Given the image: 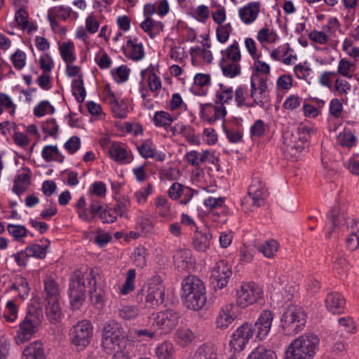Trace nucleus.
I'll return each mask as SVG.
<instances>
[{"label": "nucleus", "instance_id": "obj_1", "mask_svg": "<svg viewBox=\"0 0 359 359\" xmlns=\"http://www.w3.org/2000/svg\"><path fill=\"white\" fill-rule=\"evenodd\" d=\"M273 318L272 311L264 310L255 323L245 322L239 325L231 334L229 341L231 351L234 353L241 352L254 335L259 340L264 339L271 330Z\"/></svg>", "mask_w": 359, "mask_h": 359}, {"label": "nucleus", "instance_id": "obj_2", "mask_svg": "<svg viewBox=\"0 0 359 359\" xmlns=\"http://www.w3.org/2000/svg\"><path fill=\"white\" fill-rule=\"evenodd\" d=\"M101 347L108 354H126L137 352L134 344L128 341L121 324L115 320L104 323L101 330Z\"/></svg>", "mask_w": 359, "mask_h": 359}, {"label": "nucleus", "instance_id": "obj_3", "mask_svg": "<svg viewBox=\"0 0 359 359\" xmlns=\"http://www.w3.org/2000/svg\"><path fill=\"white\" fill-rule=\"evenodd\" d=\"M182 299L189 309L198 311L206 304V288L205 283L196 276H188L181 283Z\"/></svg>", "mask_w": 359, "mask_h": 359}, {"label": "nucleus", "instance_id": "obj_4", "mask_svg": "<svg viewBox=\"0 0 359 359\" xmlns=\"http://www.w3.org/2000/svg\"><path fill=\"white\" fill-rule=\"evenodd\" d=\"M319 345L320 338L317 334L306 332L289 344L283 359H313Z\"/></svg>", "mask_w": 359, "mask_h": 359}, {"label": "nucleus", "instance_id": "obj_5", "mask_svg": "<svg viewBox=\"0 0 359 359\" xmlns=\"http://www.w3.org/2000/svg\"><path fill=\"white\" fill-rule=\"evenodd\" d=\"M315 130L309 126L299 125L295 133H286L283 136V150L294 160H297L300 154L308 146L311 136Z\"/></svg>", "mask_w": 359, "mask_h": 359}, {"label": "nucleus", "instance_id": "obj_6", "mask_svg": "<svg viewBox=\"0 0 359 359\" xmlns=\"http://www.w3.org/2000/svg\"><path fill=\"white\" fill-rule=\"evenodd\" d=\"M306 323V314L301 308L289 305L285 309L280 318V327L285 335H295L302 332Z\"/></svg>", "mask_w": 359, "mask_h": 359}, {"label": "nucleus", "instance_id": "obj_7", "mask_svg": "<svg viewBox=\"0 0 359 359\" xmlns=\"http://www.w3.org/2000/svg\"><path fill=\"white\" fill-rule=\"evenodd\" d=\"M89 271H75L70 276L68 295L74 309H79L86 299L87 275Z\"/></svg>", "mask_w": 359, "mask_h": 359}, {"label": "nucleus", "instance_id": "obj_8", "mask_svg": "<svg viewBox=\"0 0 359 359\" xmlns=\"http://www.w3.org/2000/svg\"><path fill=\"white\" fill-rule=\"evenodd\" d=\"M267 196V189L261 177L254 176L248 187V194L241 201L243 209L244 211L248 212L264 205Z\"/></svg>", "mask_w": 359, "mask_h": 359}, {"label": "nucleus", "instance_id": "obj_9", "mask_svg": "<svg viewBox=\"0 0 359 359\" xmlns=\"http://www.w3.org/2000/svg\"><path fill=\"white\" fill-rule=\"evenodd\" d=\"M180 313L175 309H165L149 317L151 327L160 334H168L177 327Z\"/></svg>", "mask_w": 359, "mask_h": 359}, {"label": "nucleus", "instance_id": "obj_10", "mask_svg": "<svg viewBox=\"0 0 359 359\" xmlns=\"http://www.w3.org/2000/svg\"><path fill=\"white\" fill-rule=\"evenodd\" d=\"M250 98L253 107L259 106L266 109L270 103L269 91L267 87V79L252 73L250 77Z\"/></svg>", "mask_w": 359, "mask_h": 359}, {"label": "nucleus", "instance_id": "obj_11", "mask_svg": "<svg viewBox=\"0 0 359 359\" xmlns=\"http://www.w3.org/2000/svg\"><path fill=\"white\" fill-rule=\"evenodd\" d=\"M93 325L88 320L78 321L69 330V340L77 350L87 347L93 338Z\"/></svg>", "mask_w": 359, "mask_h": 359}, {"label": "nucleus", "instance_id": "obj_12", "mask_svg": "<svg viewBox=\"0 0 359 359\" xmlns=\"http://www.w3.org/2000/svg\"><path fill=\"white\" fill-rule=\"evenodd\" d=\"M262 291L254 282L243 283L236 293V304L241 308L253 304L262 297Z\"/></svg>", "mask_w": 359, "mask_h": 359}, {"label": "nucleus", "instance_id": "obj_13", "mask_svg": "<svg viewBox=\"0 0 359 359\" xmlns=\"http://www.w3.org/2000/svg\"><path fill=\"white\" fill-rule=\"evenodd\" d=\"M49 247V241L44 240L43 245L37 243L29 244L24 250L15 255V259L20 266H25L27 264L25 258L35 257L37 259H44L47 253V249Z\"/></svg>", "mask_w": 359, "mask_h": 359}, {"label": "nucleus", "instance_id": "obj_14", "mask_svg": "<svg viewBox=\"0 0 359 359\" xmlns=\"http://www.w3.org/2000/svg\"><path fill=\"white\" fill-rule=\"evenodd\" d=\"M232 274L231 266L225 260L218 261L212 268L210 279L215 288L223 289Z\"/></svg>", "mask_w": 359, "mask_h": 359}, {"label": "nucleus", "instance_id": "obj_15", "mask_svg": "<svg viewBox=\"0 0 359 359\" xmlns=\"http://www.w3.org/2000/svg\"><path fill=\"white\" fill-rule=\"evenodd\" d=\"M224 106L215 105L212 103L201 104L199 116L203 122L212 124L218 120L223 119L226 115Z\"/></svg>", "mask_w": 359, "mask_h": 359}, {"label": "nucleus", "instance_id": "obj_16", "mask_svg": "<svg viewBox=\"0 0 359 359\" xmlns=\"http://www.w3.org/2000/svg\"><path fill=\"white\" fill-rule=\"evenodd\" d=\"M87 276L90 302L95 307L102 309L104 304V291L97 287L99 271L97 269H90Z\"/></svg>", "mask_w": 359, "mask_h": 359}, {"label": "nucleus", "instance_id": "obj_17", "mask_svg": "<svg viewBox=\"0 0 359 359\" xmlns=\"http://www.w3.org/2000/svg\"><path fill=\"white\" fill-rule=\"evenodd\" d=\"M39 322L35 316L29 314L19 325V330L17 334L18 343H24L29 340L37 332Z\"/></svg>", "mask_w": 359, "mask_h": 359}, {"label": "nucleus", "instance_id": "obj_18", "mask_svg": "<svg viewBox=\"0 0 359 359\" xmlns=\"http://www.w3.org/2000/svg\"><path fill=\"white\" fill-rule=\"evenodd\" d=\"M111 158L119 164H128L133 161V154L127 146L121 142H113L109 149Z\"/></svg>", "mask_w": 359, "mask_h": 359}, {"label": "nucleus", "instance_id": "obj_19", "mask_svg": "<svg viewBox=\"0 0 359 359\" xmlns=\"http://www.w3.org/2000/svg\"><path fill=\"white\" fill-rule=\"evenodd\" d=\"M106 193L107 187L103 182H95L89 187L87 196L88 201H91L93 212L100 208V203H102L101 200L105 198Z\"/></svg>", "mask_w": 359, "mask_h": 359}, {"label": "nucleus", "instance_id": "obj_20", "mask_svg": "<svg viewBox=\"0 0 359 359\" xmlns=\"http://www.w3.org/2000/svg\"><path fill=\"white\" fill-rule=\"evenodd\" d=\"M327 310L333 314H342L346 308V299L338 292H329L325 299Z\"/></svg>", "mask_w": 359, "mask_h": 359}, {"label": "nucleus", "instance_id": "obj_21", "mask_svg": "<svg viewBox=\"0 0 359 359\" xmlns=\"http://www.w3.org/2000/svg\"><path fill=\"white\" fill-rule=\"evenodd\" d=\"M123 51L127 58L136 62L142 60L145 55L143 45L138 42L136 37H128L126 46L123 47Z\"/></svg>", "mask_w": 359, "mask_h": 359}, {"label": "nucleus", "instance_id": "obj_22", "mask_svg": "<svg viewBox=\"0 0 359 359\" xmlns=\"http://www.w3.org/2000/svg\"><path fill=\"white\" fill-rule=\"evenodd\" d=\"M173 261L175 266L182 271L189 270L194 268L195 259L192 256V252L189 249H179L173 255Z\"/></svg>", "mask_w": 359, "mask_h": 359}, {"label": "nucleus", "instance_id": "obj_23", "mask_svg": "<svg viewBox=\"0 0 359 359\" xmlns=\"http://www.w3.org/2000/svg\"><path fill=\"white\" fill-rule=\"evenodd\" d=\"M261 3L259 1H251L239 8L238 15L241 20L245 25L253 23L260 12Z\"/></svg>", "mask_w": 359, "mask_h": 359}, {"label": "nucleus", "instance_id": "obj_24", "mask_svg": "<svg viewBox=\"0 0 359 359\" xmlns=\"http://www.w3.org/2000/svg\"><path fill=\"white\" fill-rule=\"evenodd\" d=\"M165 290L164 287L160 285L151 284L148 287L147 294L145 295V307L154 308L161 304L164 302Z\"/></svg>", "mask_w": 359, "mask_h": 359}, {"label": "nucleus", "instance_id": "obj_25", "mask_svg": "<svg viewBox=\"0 0 359 359\" xmlns=\"http://www.w3.org/2000/svg\"><path fill=\"white\" fill-rule=\"evenodd\" d=\"M212 234L208 228L199 230L196 228L192 238L194 249L198 252H205L210 246Z\"/></svg>", "mask_w": 359, "mask_h": 359}, {"label": "nucleus", "instance_id": "obj_26", "mask_svg": "<svg viewBox=\"0 0 359 359\" xmlns=\"http://www.w3.org/2000/svg\"><path fill=\"white\" fill-rule=\"evenodd\" d=\"M234 309L235 305L233 304H226L221 308L215 320L217 328L224 330L232 323L236 318L235 312L233 311Z\"/></svg>", "mask_w": 359, "mask_h": 359}, {"label": "nucleus", "instance_id": "obj_27", "mask_svg": "<svg viewBox=\"0 0 359 359\" xmlns=\"http://www.w3.org/2000/svg\"><path fill=\"white\" fill-rule=\"evenodd\" d=\"M327 222L325 224V237L330 238L336 229L339 228L344 222V217L340 213L337 206L333 207L327 215Z\"/></svg>", "mask_w": 359, "mask_h": 359}, {"label": "nucleus", "instance_id": "obj_28", "mask_svg": "<svg viewBox=\"0 0 359 359\" xmlns=\"http://www.w3.org/2000/svg\"><path fill=\"white\" fill-rule=\"evenodd\" d=\"M140 155L145 158H153L155 161L162 162L165 159L163 152L156 151L151 140H147L137 147Z\"/></svg>", "mask_w": 359, "mask_h": 359}, {"label": "nucleus", "instance_id": "obj_29", "mask_svg": "<svg viewBox=\"0 0 359 359\" xmlns=\"http://www.w3.org/2000/svg\"><path fill=\"white\" fill-rule=\"evenodd\" d=\"M104 92L107 94L106 100L109 101L111 111L114 117L119 118H124L127 116V111L123 105H125L123 100H118L116 98L114 93L110 90L109 86H107L104 88Z\"/></svg>", "mask_w": 359, "mask_h": 359}, {"label": "nucleus", "instance_id": "obj_30", "mask_svg": "<svg viewBox=\"0 0 359 359\" xmlns=\"http://www.w3.org/2000/svg\"><path fill=\"white\" fill-rule=\"evenodd\" d=\"M186 161L191 165L198 167L204 162H214L215 155L209 151H203L202 153L193 150L189 151L185 155Z\"/></svg>", "mask_w": 359, "mask_h": 359}, {"label": "nucleus", "instance_id": "obj_31", "mask_svg": "<svg viewBox=\"0 0 359 359\" xmlns=\"http://www.w3.org/2000/svg\"><path fill=\"white\" fill-rule=\"evenodd\" d=\"M194 86L190 88V91L195 95L205 96L208 90L198 88L208 87L211 85V76L209 74L198 73L194 78Z\"/></svg>", "mask_w": 359, "mask_h": 359}, {"label": "nucleus", "instance_id": "obj_32", "mask_svg": "<svg viewBox=\"0 0 359 359\" xmlns=\"http://www.w3.org/2000/svg\"><path fill=\"white\" fill-rule=\"evenodd\" d=\"M43 282L46 301L59 299L60 297V292L59 285L55 280L50 276H46Z\"/></svg>", "mask_w": 359, "mask_h": 359}, {"label": "nucleus", "instance_id": "obj_33", "mask_svg": "<svg viewBox=\"0 0 359 359\" xmlns=\"http://www.w3.org/2000/svg\"><path fill=\"white\" fill-rule=\"evenodd\" d=\"M221 55L219 62H240L241 53L238 43L234 41L225 50L221 51Z\"/></svg>", "mask_w": 359, "mask_h": 359}, {"label": "nucleus", "instance_id": "obj_34", "mask_svg": "<svg viewBox=\"0 0 359 359\" xmlns=\"http://www.w3.org/2000/svg\"><path fill=\"white\" fill-rule=\"evenodd\" d=\"M22 359H46L42 343L36 341L27 345L24 348Z\"/></svg>", "mask_w": 359, "mask_h": 359}, {"label": "nucleus", "instance_id": "obj_35", "mask_svg": "<svg viewBox=\"0 0 359 359\" xmlns=\"http://www.w3.org/2000/svg\"><path fill=\"white\" fill-rule=\"evenodd\" d=\"M58 50L63 61L66 63H73L76 60L75 46L72 41L69 40L58 43Z\"/></svg>", "mask_w": 359, "mask_h": 359}, {"label": "nucleus", "instance_id": "obj_36", "mask_svg": "<svg viewBox=\"0 0 359 359\" xmlns=\"http://www.w3.org/2000/svg\"><path fill=\"white\" fill-rule=\"evenodd\" d=\"M76 208L79 217L86 222H92L93 215L99 210V208H97L95 212H93L91 201H89V209H87L86 198L83 196H81L78 200L76 203Z\"/></svg>", "mask_w": 359, "mask_h": 359}, {"label": "nucleus", "instance_id": "obj_37", "mask_svg": "<svg viewBox=\"0 0 359 359\" xmlns=\"http://www.w3.org/2000/svg\"><path fill=\"white\" fill-rule=\"evenodd\" d=\"M140 27L150 38L153 39L160 34L163 29L164 25L160 21H156L151 17H147L140 24Z\"/></svg>", "mask_w": 359, "mask_h": 359}, {"label": "nucleus", "instance_id": "obj_38", "mask_svg": "<svg viewBox=\"0 0 359 359\" xmlns=\"http://www.w3.org/2000/svg\"><path fill=\"white\" fill-rule=\"evenodd\" d=\"M233 100L236 105L238 108L246 107L248 108L253 107V104H250V102H248V97H250V93H248V88L245 85H239L233 90Z\"/></svg>", "mask_w": 359, "mask_h": 359}, {"label": "nucleus", "instance_id": "obj_39", "mask_svg": "<svg viewBox=\"0 0 359 359\" xmlns=\"http://www.w3.org/2000/svg\"><path fill=\"white\" fill-rule=\"evenodd\" d=\"M46 313L49 321L53 324L61 320L62 313L59 299L47 301Z\"/></svg>", "mask_w": 359, "mask_h": 359}, {"label": "nucleus", "instance_id": "obj_40", "mask_svg": "<svg viewBox=\"0 0 359 359\" xmlns=\"http://www.w3.org/2000/svg\"><path fill=\"white\" fill-rule=\"evenodd\" d=\"M219 89L216 91L217 103L219 105L229 104L233 100V90L231 86L219 83Z\"/></svg>", "mask_w": 359, "mask_h": 359}, {"label": "nucleus", "instance_id": "obj_41", "mask_svg": "<svg viewBox=\"0 0 359 359\" xmlns=\"http://www.w3.org/2000/svg\"><path fill=\"white\" fill-rule=\"evenodd\" d=\"M96 217H99L104 224L114 223L117 219L116 212L112 208L108 205L103 206L102 203H100L99 210L93 215V222Z\"/></svg>", "mask_w": 359, "mask_h": 359}, {"label": "nucleus", "instance_id": "obj_42", "mask_svg": "<svg viewBox=\"0 0 359 359\" xmlns=\"http://www.w3.org/2000/svg\"><path fill=\"white\" fill-rule=\"evenodd\" d=\"M42 158L46 161H57L62 163L65 160V156L59 151L56 145H46L41 151Z\"/></svg>", "mask_w": 359, "mask_h": 359}, {"label": "nucleus", "instance_id": "obj_43", "mask_svg": "<svg viewBox=\"0 0 359 359\" xmlns=\"http://www.w3.org/2000/svg\"><path fill=\"white\" fill-rule=\"evenodd\" d=\"M154 205L155 212L158 216L165 219L171 216L170 205L165 196H160L157 197Z\"/></svg>", "mask_w": 359, "mask_h": 359}, {"label": "nucleus", "instance_id": "obj_44", "mask_svg": "<svg viewBox=\"0 0 359 359\" xmlns=\"http://www.w3.org/2000/svg\"><path fill=\"white\" fill-rule=\"evenodd\" d=\"M194 359H217V348L212 344H205L198 348Z\"/></svg>", "mask_w": 359, "mask_h": 359}, {"label": "nucleus", "instance_id": "obj_45", "mask_svg": "<svg viewBox=\"0 0 359 359\" xmlns=\"http://www.w3.org/2000/svg\"><path fill=\"white\" fill-rule=\"evenodd\" d=\"M175 118L172 116L168 111H156L154 117L153 122L156 127H162L167 130L168 127L171 126Z\"/></svg>", "mask_w": 359, "mask_h": 359}, {"label": "nucleus", "instance_id": "obj_46", "mask_svg": "<svg viewBox=\"0 0 359 359\" xmlns=\"http://www.w3.org/2000/svg\"><path fill=\"white\" fill-rule=\"evenodd\" d=\"M10 290H17L22 298H25L28 296L30 288L27 278L20 276L16 279L15 283L8 285L5 292H7Z\"/></svg>", "mask_w": 359, "mask_h": 359}, {"label": "nucleus", "instance_id": "obj_47", "mask_svg": "<svg viewBox=\"0 0 359 359\" xmlns=\"http://www.w3.org/2000/svg\"><path fill=\"white\" fill-rule=\"evenodd\" d=\"M173 344L165 341L156 348V354L158 359H175Z\"/></svg>", "mask_w": 359, "mask_h": 359}, {"label": "nucleus", "instance_id": "obj_48", "mask_svg": "<svg viewBox=\"0 0 359 359\" xmlns=\"http://www.w3.org/2000/svg\"><path fill=\"white\" fill-rule=\"evenodd\" d=\"M194 339L193 332L185 327L179 328L175 333V341L181 346H188Z\"/></svg>", "mask_w": 359, "mask_h": 359}, {"label": "nucleus", "instance_id": "obj_49", "mask_svg": "<svg viewBox=\"0 0 359 359\" xmlns=\"http://www.w3.org/2000/svg\"><path fill=\"white\" fill-rule=\"evenodd\" d=\"M278 249L279 244L274 239L266 241L258 247V251L262 252L264 257L269 259L273 258L276 255Z\"/></svg>", "mask_w": 359, "mask_h": 359}, {"label": "nucleus", "instance_id": "obj_50", "mask_svg": "<svg viewBox=\"0 0 359 359\" xmlns=\"http://www.w3.org/2000/svg\"><path fill=\"white\" fill-rule=\"evenodd\" d=\"M223 74L228 78H234L241 73L240 62H219Z\"/></svg>", "mask_w": 359, "mask_h": 359}, {"label": "nucleus", "instance_id": "obj_51", "mask_svg": "<svg viewBox=\"0 0 359 359\" xmlns=\"http://www.w3.org/2000/svg\"><path fill=\"white\" fill-rule=\"evenodd\" d=\"M48 12L53 19L65 21L70 17L72 10L70 7L61 5L50 8Z\"/></svg>", "mask_w": 359, "mask_h": 359}, {"label": "nucleus", "instance_id": "obj_52", "mask_svg": "<svg viewBox=\"0 0 359 359\" xmlns=\"http://www.w3.org/2000/svg\"><path fill=\"white\" fill-rule=\"evenodd\" d=\"M15 19L18 25L23 30H27L32 32L36 30V27L28 21V14L24 8H19L15 15Z\"/></svg>", "mask_w": 359, "mask_h": 359}, {"label": "nucleus", "instance_id": "obj_53", "mask_svg": "<svg viewBox=\"0 0 359 359\" xmlns=\"http://www.w3.org/2000/svg\"><path fill=\"white\" fill-rule=\"evenodd\" d=\"M276 354L263 346H257L248 356L247 359H276Z\"/></svg>", "mask_w": 359, "mask_h": 359}, {"label": "nucleus", "instance_id": "obj_54", "mask_svg": "<svg viewBox=\"0 0 359 359\" xmlns=\"http://www.w3.org/2000/svg\"><path fill=\"white\" fill-rule=\"evenodd\" d=\"M293 71L297 78L303 79L308 83H310L309 80L311 79L312 69L307 62L305 61L296 65L294 67Z\"/></svg>", "mask_w": 359, "mask_h": 359}, {"label": "nucleus", "instance_id": "obj_55", "mask_svg": "<svg viewBox=\"0 0 359 359\" xmlns=\"http://www.w3.org/2000/svg\"><path fill=\"white\" fill-rule=\"evenodd\" d=\"M30 184V175L28 173L23 172L19 174L14 182L13 190L20 195L25 192Z\"/></svg>", "mask_w": 359, "mask_h": 359}, {"label": "nucleus", "instance_id": "obj_56", "mask_svg": "<svg viewBox=\"0 0 359 359\" xmlns=\"http://www.w3.org/2000/svg\"><path fill=\"white\" fill-rule=\"evenodd\" d=\"M140 313L139 309L133 305H125L118 310V316L124 320H130L136 318Z\"/></svg>", "mask_w": 359, "mask_h": 359}, {"label": "nucleus", "instance_id": "obj_57", "mask_svg": "<svg viewBox=\"0 0 359 359\" xmlns=\"http://www.w3.org/2000/svg\"><path fill=\"white\" fill-rule=\"evenodd\" d=\"M72 93L74 95L76 100L81 103L84 101L86 97V89L83 85V80L81 76L76 79L72 81Z\"/></svg>", "mask_w": 359, "mask_h": 359}, {"label": "nucleus", "instance_id": "obj_58", "mask_svg": "<svg viewBox=\"0 0 359 359\" xmlns=\"http://www.w3.org/2000/svg\"><path fill=\"white\" fill-rule=\"evenodd\" d=\"M331 31V27L329 25L323 27V31L313 30L309 34V38L311 41L319 43L325 44L327 43L329 36L326 33Z\"/></svg>", "mask_w": 359, "mask_h": 359}, {"label": "nucleus", "instance_id": "obj_59", "mask_svg": "<svg viewBox=\"0 0 359 359\" xmlns=\"http://www.w3.org/2000/svg\"><path fill=\"white\" fill-rule=\"evenodd\" d=\"M340 145L346 148H351L356 144V137L350 130H344L337 136Z\"/></svg>", "mask_w": 359, "mask_h": 359}, {"label": "nucleus", "instance_id": "obj_60", "mask_svg": "<svg viewBox=\"0 0 359 359\" xmlns=\"http://www.w3.org/2000/svg\"><path fill=\"white\" fill-rule=\"evenodd\" d=\"M130 206V199L128 196H125L116 201V203L112 209L114 212H116V216L119 215L120 217H126Z\"/></svg>", "mask_w": 359, "mask_h": 359}, {"label": "nucleus", "instance_id": "obj_61", "mask_svg": "<svg viewBox=\"0 0 359 359\" xmlns=\"http://www.w3.org/2000/svg\"><path fill=\"white\" fill-rule=\"evenodd\" d=\"M351 89V86L346 80L337 77L330 91L339 95H346Z\"/></svg>", "mask_w": 359, "mask_h": 359}, {"label": "nucleus", "instance_id": "obj_62", "mask_svg": "<svg viewBox=\"0 0 359 359\" xmlns=\"http://www.w3.org/2000/svg\"><path fill=\"white\" fill-rule=\"evenodd\" d=\"M148 255L147 249L139 245L135 248L133 253V262L136 266L143 268L147 264L146 257Z\"/></svg>", "mask_w": 359, "mask_h": 359}, {"label": "nucleus", "instance_id": "obj_63", "mask_svg": "<svg viewBox=\"0 0 359 359\" xmlns=\"http://www.w3.org/2000/svg\"><path fill=\"white\" fill-rule=\"evenodd\" d=\"M18 308L13 300L7 302L4 313V318L8 323H13L18 318Z\"/></svg>", "mask_w": 359, "mask_h": 359}, {"label": "nucleus", "instance_id": "obj_64", "mask_svg": "<svg viewBox=\"0 0 359 359\" xmlns=\"http://www.w3.org/2000/svg\"><path fill=\"white\" fill-rule=\"evenodd\" d=\"M257 39L260 43H273L278 39L277 34L267 27L262 28L257 33Z\"/></svg>", "mask_w": 359, "mask_h": 359}]
</instances>
